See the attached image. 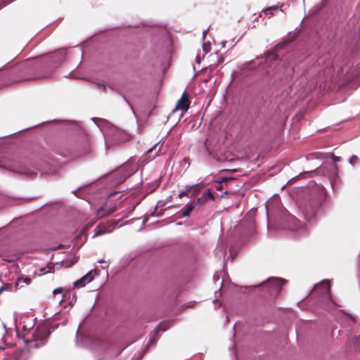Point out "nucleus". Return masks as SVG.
<instances>
[{
	"instance_id": "24",
	"label": "nucleus",
	"mask_w": 360,
	"mask_h": 360,
	"mask_svg": "<svg viewBox=\"0 0 360 360\" xmlns=\"http://www.w3.org/2000/svg\"><path fill=\"white\" fill-rule=\"evenodd\" d=\"M28 79H29V78H25V79H23V80H28Z\"/></svg>"
},
{
	"instance_id": "15",
	"label": "nucleus",
	"mask_w": 360,
	"mask_h": 360,
	"mask_svg": "<svg viewBox=\"0 0 360 360\" xmlns=\"http://www.w3.org/2000/svg\"><path fill=\"white\" fill-rule=\"evenodd\" d=\"M279 6L278 5H275L272 6H269L262 11V13H264L265 15H272L273 13H271L272 11H277L278 9Z\"/></svg>"
},
{
	"instance_id": "20",
	"label": "nucleus",
	"mask_w": 360,
	"mask_h": 360,
	"mask_svg": "<svg viewBox=\"0 0 360 360\" xmlns=\"http://www.w3.org/2000/svg\"><path fill=\"white\" fill-rule=\"evenodd\" d=\"M63 292V288H56L53 290V293L54 295H56L57 294H60Z\"/></svg>"
},
{
	"instance_id": "6",
	"label": "nucleus",
	"mask_w": 360,
	"mask_h": 360,
	"mask_svg": "<svg viewBox=\"0 0 360 360\" xmlns=\"http://www.w3.org/2000/svg\"><path fill=\"white\" fill-rule=\"evenodd\" d=\"M191 101L186 93H184L180 99L176 102L175 110L186 112L190 107Z\"/></svg>"
},
{
	"instance_id": "1",
	"label": "nucleus",
	"mask_w": 360,
	"mask_h": 360,
	"mask_svg": "<svg viewBox=\"0 0 360 360\" xmlns=\"http://www.w3.org/2000/svg\"><path fill=\"white\" fill-rule=\"evenodd\" d=\"M49 335L48 326L39 325L34 329L31 338L24 337V342L29 349H38L46 344Z\"/></svg>"
},
{
	"instance_id": "22",
	"label": "nucleus",
	"mask_w": 360,
	"mask_h": 360,
	"mask_svg": "<svg viewBox=\"0 0 360 360\" xmlns=\"http://www.w3.org/2000/svg\"><path fill=\"white\" fill-rule=\"evenodd\" d=\"M98 87H99L100 89H101L103 91H105V90H106V87H105V84H98Z\"/></svg>"
},
{
	"instance_id": "3",
	"label": "nucleus",
	"mask_w": 360,
	"mask_h": 360,
	"mask_svg": "<svg viewBox=\"0 0 360 360\" xmlns=\"http://www.w3.org/2000/svg\"><path fill=\"white\" fill-rule=\"evenodd\" d=\"M236 182V179L233 177H224L220 181H218V184L216 186L217 191H221L226 188L224 194L228 195L229 193H234V191L231 190L232 186Z\"/></svg>"
},
{
	"instance_id": "14",
	"label": "nucleus",
	"mask_w": 360,
	"mask_h": 360,
	"mask_svg": "<svg viewBox=\"0 0 360 360\" xmlns=\"http://www.w3.org/2000/svg\"><path fill=\"white\" fill-rule=\"evenodd\" d=\"M302 212L304 213L305 219L307 220H311L314 217L315 213H316L315 208H314V207L311 208L310 212H308L307 210V208L305 207L303 209Z\"/></svg>"
},
{
	"instance_id": "4",
	"label": "nucleus",
	"mask_w": 360,
	"mask_h": 360,
	"mask_svg": "<svg viewBox=\"0 0 360 360\" xmlns=\"http://www.w3.org/2000/svg\"><path fill=\"white\" fill-rule=\"evenodd\" d=\"M330 290V286L329 282L328 281H323L314 287L311 293H320L322 296L327 297L328 300H331Z\"/></svg>"
},
{
	"instance_id": "8",
	"label": "nucleus",
	"mask_w": 360,
	"mask_h": 360,
	"mask_svg": "<svg viewBox=\"0 0 360 360\" xmlns=\"http://www.w3.org/2000/svg\"><path fill=\"white\" fill-rule=\"evenodd\" d=\"M215 198L214 195L212 193L210 189H206L203 191L202 195L196 199L195 202L196 205H204L208 200H214Z\"/></svg>"
},
{
	"instance_id": "5",
	"label": "nucleus",
	"mask_w": 360,
	"mask_h": 360,
	"mask_svg": "<svg viewBox=\"0 0 360 360\" xmlns=\"http://www.w3.org/2000/svg\"><path fill=\"white\" fill-rule=\"evenodd\" d=\"M116 225L117 222L113 220H110L105 224H100L95 229L94 237L112 232Z\"/></svg>"
},
{
	"instance_id": "2",
	"label": "nucleus",
	"mask_w": 360,
	"mask_h": 360,
	"mask_svg": "<svg viewBox=\"0 0 360 360\" xmlns=\"http://www.w3.org/2000/svg\"><path fill=\"white\" fill-rule=\"evenodd\" d=\"M286 281L280 278H270L262 284L264 288L268 289L271 297H276L282 290Z\"/></svg>"
},
{
	"instance_id": "21",
	"label": "nucleus",
	"mask_w": 360,
	"mask_h": 360,
	"mask_svg": "<svg viewBox=\"0 0 360 360\" xmlns=\"http://www.w3.org/2000/svg\"><path fill=\"white\" fill-rule=\"evenodd\" d=\"M28 63V62H25L21 65V66L24 68L26 71H29L30 70V68L27 65Z\"/></svg>"
},
{
	"instance_id": "18",
	"label": "nucleus",
	"mask_w": 360,
	"mask_h": 360,
	"mask_svg": "<svg viewBox=\"0 0 360 360\" xmlns=\"http://www.w3.org/2000/svg\"><path fill=\"white\" fill-rule=\"evenodd\" d=\"M359 160V158L356 155H352L349 159V162L352 165H354Z\"/></svg>"
},
{
	"instance_id": "10",
	"label": "nucleus",
	"mask_w": 360,
	"mask_h": 360,
	"mask_svg": "<svg viewBox=\"0 0 360 360\" xmlns=\"http://www.w3.org/2000/svg\"><path fill=\"white\" fill-rule=\"evenodd\" d=\"M66 56V50L65 49H59L55 51L52 55V60L56 63H61L65 58Z\"/></svg>"
},
{
	"instance_id": "12",
	"label": "nucleus",
	"mask_w": 360,
	"mask_h": 360,
	"mask_svg": "<svg viewBox=\"0 0 360 360\" xmlns=\"http://www.w3.org/2000/svg\"><path fill=\"white\" fill-rule=\"evenodd\" d=\"M205 188V184H198L192 186H189L190 191H193L191 197L198 195L200 191Z\"/></svg>"
},
{
	"instance_id": "17",
	"label": "nucleus",
	"mask_w": 360,
	"mask_h": 360,
	"mask_svg": "<svg viewBox=\"0 0 360 360\" xmlns=\"http://www.w3.org/2000/svg\"><path fill=\"white\" fill-rule=\"evenodd\" d=\"M190 192L189 187H186L185 191H183L179 193V198H182L184 196H188V193Z\"/></svg>"
},
{
	"instance_id": "16",
	"label": "nucleus",
	"mask_w": 360,
	"mask_h": 360,
	"mask_svg": "<svg viewBox=\"0 0 360 360\" xmlns=\"http://www.w3.org/2000/svg\"><path fill=\"white\" fill-rule=\"evenodd\" d=\"M31 281H32V280L29 277H25V278L20 277V278H18V280L15 283V285H16V287H18L21 282L25 283L26 285H29L31 283Z\"/></svg>"
},
{
	"instance_id": "9",
	"label": "nucleus",
	"mask_w": 360,
	"mask_h": 360,
	"mask_svg": "<svg viewBox=\"0 0 360 360\" xmlns=\"http://www.w3.org/2000/svg\"><path fill=\"white\" fill-rule=\"evenodd\" d=\"M94 277L91 276V271L86 274L85 276L82 277L74 283V285L76 288H80L85 285L86 283H89L93 280Z\"/></svg>"
},
{
	"instance_id": "13",
	"label": "nucleus",
	"mask_w": 360,
	"mask_h": 360,
	"mask_svg": "<svg viewBox=\"0 0 360 360\" xmlns=\"http://www.w3.org/2000/svg\"><path fill=\"white\" fill-rule=\"evenodd\" d=\"M164 143V141L160 140L158 143H156L151 149H150L148 153H151L153 151L155 152V156L158 155V154L160 152L162 146Z\"/></svg>"
},
{
	"instance_id": "19",
	"label": "nucleus",
	"mask_w": 360,
	"mask_h": 360,
	"mask_svg": "<svg viewBox=\"0 0 360 360\" xmlns=\"http://www.w3.org/2000/svg\"><path fill=\"white\" fill-rule=\"evenodd\" d=\"M354 344L356 348L360 349V335L354 338Z\"/></svg>"
},
{
	"instance_id": "23",
	"label": "nucleus",
	"mask_w": 360,
	"mask_h": 360,
	"mask_svg": "<svg viewBox=\"0 0 360 360\" xmlns=\"http://www.w3.org/2000/svg\"><path fill=\"white\" fill-rule=\"evenodd\" d=\"M206 33H207V31H205V32H203V35H204V37L205 36Z\"/></svg>"
},
{
	"instance_id": "7",
	"label": "nucleus",
	"mask_w": 360,
	"mask_h": 360,
	"mask_svg": "<svg viewBox=\"0 0 360 360\" xmlns=\"http://www.w3.org/2000/svg\"><path fill=\"white\" fill-rule=\"evenodd\" d=\"M117 210L115 206H110L108 205L107 203L105 204L103 207H101L100 209H98L96 212V217L98 219L105 217L114 212H115Z\"/></svg>"
},
{
	"instance_id": "11",
	"label": "nucleus",
	"mask_w": 360,
	"mask_h": 360,
	"mask_svg": "<svg viewBox=\"0 0 360 360\" xmlns=\"http://www.w3.org/2000/svg\"><path fill=\"white\" fill-rule=\"evenodd\" d=\"M197 205L195 202L186 204L181 210L183 217H188Z\"/></svg>"
}]
</instances>
